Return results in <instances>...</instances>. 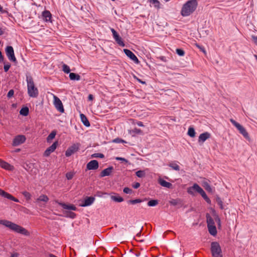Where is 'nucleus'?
Instances as JSON below:
<instances>
[{"mask_svg": "<svg viewBox=\"0 0 257 257\" xmlns=\"http://www.w3.org/2000/svg\"><path fill=\"white\" fill-rule=\"evenodd\" d=\"M194 187H196V192L199 193L203 198L207 196L204 191L198 185H195Z\"/></svg>", "mask_w": 257, "mask_h": 257, "instance_id": "nucleus-24", "label": "nucleus"}, {"mask_svg": "<svg viewBox=\"0 0 257 257\" xmlns=\"http://www.w3.org/2000/svg\"><path fill=\"white\" fill-rule=\"evenodd\" d=\"M81 144L79 143L73 144L68 148L65 152V156L67 157L71 156L72 155L78 152L80 148Z\"/></svg>", "mask_w": 257, "mask_h": 257, "instance_id": "nucleus-5", "label": "nucleus"}, {"mask_svg": "<svg viewBox=\"0 0 257 257\" xmlns=\"http://www.w3.org/2000/svg\"><path fill=\"white\" fill-rule=\"evenodd\" d=\"M26 140V138L24 135H17L13 139L12 145L14 147L19 146L24 143Z\"/></svg>", "mask_w": 257, "mask_h": 257, "instance_id": "nucleus-6", "label": "nucleus"}, {"mask_svg": "<svg viewBox=\"0 0 257 257\" xmlns=\"http://www.w3.org/2000/svg\"><path fill=\"white\" fill-rule=\"evenodd\" d=\"M92 158H104V155L101 153H95L91 155Z\"/></svg>", "mask_w": 257, "mask_h": 257, "instance_id": "nucleus-41", "label": "nucleus"}, {"mask_svg": "<svg viewBox=\"0 0 257 257\" xmlns=\"http://www.w3.org/2000/svg\"><path fill=\"white\" fill-rule=\"evenodd\" d=\"M0 224L1 225H16V224L12 223L9 221L6 220H0Z\"/></svg>", "mask_w": 257, "mask_h": 257, "instance_id": "nucleus-36", "label": "nucleus"}, {"mask_svg": "<svg viewBox=\"0 0 257 257\" xmlns=\"http://www.w3.org/2000/svg\"><path fill=\"white\" fill-rule=\"evenodd\" d=\"M56 135V132L54 131H52L47 137V141L48 142L53 139Z\"/></svg>", "mask_w": 257, "mask_h": 257, "instance_id": "nucleus-31", "label": "nucleus"}, {"mask_svg": "<svg viewBox=\"0 0 257 257\" xmlns=\"http://www.w3.org/2000/svg\"><path fill=\"white\" fill-rule=\"evenodd\" d=\"M134 132L137 133V134H139L141 132V130L140 129H138V128H135L134 130H133Z\"/></svg>", "mask_w": 257, "mask_h": 257, "instance_id": "nucleus-59", "label": "nucleus"}, {"mask_svg": "<svg viewBox=\"0 0 257 257\" xmlns=\"http://www.w3.org/2000/svg\"><path fill=\"white\" fill-rule=\"evenodd\" d=\"M123 191L125 194H131L133 192V190L128 187L124 188Z\"/></svg>", "mask_w": 257, "mask_h": 257, "instance_id": "nucleus-45", "label": "nucleus"}, {"mask_svg": "<svg viewBox=\"0 0 257 257\" xmlns=\"http://www.w3.org/2000/svg\"><path fill=\"white\" fill-rule=\"evenodd\" d=\"M176 51L179 56H183L185 55L184 51L181 49H177Z\"/></svg>", "mask_w": 257, "mask_h": 257, "instance_id": "nucleus-43", "label": "nucleus"}, {"mask_svg": "<svg viewBox=\"0 0 257 257\" xmlns=\"http://www.w3.org/2000/svg\"><path fill=\"white\" fill-rule=\"evenodd\" d=\"M203 187L208 192H211L212 189L210 187V185L207 182H204L203 183Z\"/></svg>", "mask_w": 257, "mask_h": 257, "instance_id": "nucleus-34", "label": "nucleus"}, {"mask_svg": "<svg viewBox=\"0 0 257 257\" xmlns=\"http://www.w3.org/2000/svg\"><path fill=\"white\" fill-rule=\"evenodd\" d=\"M73 175L72 172H69L66 173V177L68 180H71L72 179Z\"/></svg>", "mask_w": 257, "mask_h": 257, "instance_id": "nucleus-46", "label": "nucleus"}, {"mask_svg": "<svg viewBox=\"0 0 257 257\" xmlns=\"http://www.w3.org/2000/svg\"><path fill=\"white\" fill-rule=\"evenodd\" d=\"M10 67H11V64H9V63L7 64H5L4 66V71L5 72H7L9 70Z\"/></svg>", "mask_w": 257, "mask_h": 257, "instance_id": "nucleus-47", "label": "nucleus"}, {"mask_svg": "<svg viewBox=\"0 0 257 257\" xmlns=\"http://www.w3.org/2000/svg\"><path fill=\"white\" fill-rule=\"evenodd\" d=\"M210 137V134L208 132H205L200 135L199 136L198 139V142L200 143H203L207 139L209 138Z\"/></svg>", "mask_w": 257, "mask_h": 257, "instance_id": "nucleus-20", "label": "nucleus"}, {"mask_svg": "<svg viewBox=\"0 0 257 257\" xmlns=\"http://www.w3.org/2000/svg\"><path fill=\"white\" fill-rule=\"evenodd\" d=\"M6 53L10 61L13 62L16 61V58L15 56L14 49L12 46H9L6 47Z\"/></svg>", "mask_w": 257, "mask_h": 257, "instance_id": "nucleus-9", "label": "nucleus"}, {"mask_svg": "<svg viewBox=\"0 0 257 257\" xmlns=\"http://www.w3.org/2000/svg\"><path fill=\"white\" fill-rule=\"evenodd\" d=\"M54 105L55 108L60 112H64V109L61 100L56 95H53Z\"/></svg>", "mask_w": 257, "mask_h": 257, "instance_id": "nucleus-10", "label": "nucleus"}, {"mask_svg": "<svg viewBox=\"0 0 257 257\" xmlns=\"http://www.w3.org/2000/svg\"><path fill=\"white\" fill-rule=\"evenodd\" d=\"M4 56L2 55V52L0 51V63L4 62Z\"/></svg>", "mask_w": 257, "mask_h": 257, "instance_id": "nucleus-55", "label": "nucleus"}, {"mask_svg": "<svg viewBox=\"0 0 257 257\" xmlns=\"http://www.w3.org/2000/svg\"><path fill=\"white\" fill-rule=\"evenodd\" d=\"M143 226H142L141 227L139 228L140 231L137 233L136 237H140L141 236V231L143 229Z\"/></svg>", "mask_w": 257, "mask_h": 257, "instance_id": "nucleus-54", "label": "nucleus"}, {"mask_svg": "<svg viewBox=\"0 0 257 257\" xmlns=\"http://www.w3.org/2000/svg\"><path fill=\"white\" fill-rule=\"evenodd\" d=\"M210 250L212 257H222V250L218 242L216 241L212 242Z\"/></svg>", "mask_w": 257, "mask_h": 257, "instance_id": "nucleus-3", "label": "nucleus"}, {"mask_svg": "<svg viewBox=\"0 0 257 257\" xmlns=\"http://www.w3.org/2000/svg\"><path fill=\"white\" fill-rule=\"evenodd\" d=\"M113 167L112 166H110L103 170H102L100 174V177H104L105 176H109L111 173L112 172V171L113 170Z\"/></svg>", "mask_w": 257, "mask_h": 257, "instance_id": "nucleus-16", "label": "nucleus"}, {"mask_svg": "<svg viewBox=\"0 0 257 257\" xmlns=\"http://www.w3.org/2000/svg\"><path fill=\"white\" fill-rule=\"evenodd\" d=\"M203 199L208 203H211V200H210V199L207 196H206V197H205L204 198H203Z\"/></svg>", "mask_w": 257, "mask_h": 257, "instance_id": "nucleus-57", "label": "nucleus"}, {"mask_svg": "<svg viewBox=\"0 0 257 257\" xmlns=\"http://www.w3.org/2000/svg\"><path fill=\"white\" fill-rule=\"evenodd\" d=\"M62 70L65 72V73H70V69L69 66L65 64H63L62 65Z\"/></svg>", "mask_w": 257, "mask_h": 257, "instance_id": "nucleus-32", "label": "nucleus"}, {"mask_svg": "<svg viewBox=\"0 0 257 257\" xmlns=\"http://www.w3.org/2000/svg\"><path fill=\"white\" fill-rule=\"evenodd\" d=\"M137 124L139 126H144V125L143 124V123L142 121H138L137 122Z\"/></svg>", "mask_w": 257, "mask_h": 257, "instance_id": "nucleus-60", "label": "nucleus"}, {"mask_svg": "<svg viewBox=\"0 0 257 257\" xmlns=\"http://www.w3.org/2000/svg\"><path fill=\"white\" fill-rule=\"evenodd\" d=\"M19 254L18 253H13L11 254V257H18Z\"/></svg>", "mask_w": 257, "mask_h": 257, "instance_id": "nucleus-61", "label": "nucleus"}, {"mask_svg": "<svg viewBox=\"0 0 257 257\" xmlns=\"http://www.w3.org/2000/svg\"><path fill=\"white\" fill-rule=\"evenodd\" d=\"M28 94L31 97H37L39 94L38 88L35 86L33 79L30 74H26Z\"/></svg>", "mask_w": 257, "mask_h": 257, "instance_id": "nucleus-2", "label": "nucleus"}, {"mask_svg": "<svg viewBox=\"0 0 257 257\" xmlns=\"http://www.w3.org/2000/svg\"><path fill=\"white\" fill-rule=\"evenodd\" d=\"M5 33V31L2 28H0V36L3 35Z\"/></svg>", "mask_w": 257, "mask_h": 257, "instance_id": "nucleus-62", "label": "nucleus"}, {"mask_svg": "<svg viewBox=\"0 0 257 257\" xmlns=\"http://www.w3.org/2000/svg\"><path fill=\"white\" fill-rule=\"evenodd\" d=\"M93 99V96L92 94H89L88 96V100L89 101H91Z\"/></svg>", "mask_w": 257, "mask_h": 257, "instance_id": "nucleus-58", "label": "nucleus"}, {"mask_svg": "<svg viewBox=\"0 0 257 257\" xmlns=\"http://www.w3.org/2000/svg\"><path fill=\"white\" fill-rule=\"evenodd\" d=\"M0 167L2 168L5 169L7 170H13L14 169V167L8 163L0 159Z\"/></svg>", "mask_w": 257, "mask_h": 257, "instance_id": "nucleus-18", "label": "nucleus"}, {"mask_svg": "<svg viewBox=\"0 0 257 257\" xmlns=\"http://www.w3.org/2000/svg\"><path fill=\"white\" fill-rule=\"evenodd\" d=\"M22 194L27 200H30L31 199V195L29 192L24 191L22 192Z\"/></svg>", "mask_w": 257, "mask_h": 257, "instance_id": "nucleus-42", "label": "nucleus"}, {"mask_svg": "<svg viewBox=\"0 0 257 257\" xmlns=\"http://www.w3.org/2000/svg\"><path fill=\"white\" fill-rule=\"evenodd\" d=\"M111 199L117 202H121L123 201V199L122 197L119 196H111Z\"/></svg>", "mask_w": 257, "mask_h": 257, "instance_id": "nucleus-28", "label": "nucleus"}, {"mask_svg": "<svg viewBox=\"0 0 257 257\" xmlns=\"http://www.w3.org/2000/svg\"><path fill=\"white\" fill-rule=\"evenodd\" d=\"M138 81L140 82L142 84H145L146 82L145 81H142V80L140 79H137Z\"/></svg>", "mask_w": 257, "mask_h": 257, "instance_id": "nucleus-63", "label": "nucleus"}, {"mask_svg": "<svg viewBox=\"0 0 257 257\" xmlns=\"http://www.w3.org/2000/svg\"><path fill=\"white\" fill-rule=\"evenodd\" d=\"M158 182L163 187H166L167 188H171L172 187V184L171 183L168 182L161 178H160L158 180Z\"/></svg>", "mask_w": 257, "mask_h": 257, "instance_id": "nucleus-21", "label": "nucleus"}, {"mask_svg": "<svg viewBox=\"0 0 257 257\" xmlns=\"http://www.w3.org/2000/svg\"><path fill=\"white\" fill-rule=\"evenodd\" d=\"M158 204V201L157 200H151L148 202V205L149 206H155Z\"/></svg>", "mask_w": 257, "mask_h": 257, "instance_id": "nucleus-35", "label": "nucleus"}, {"mask_svg": "<svg viewBox=\"0 0 257 257\" xmlns=\"http://www.w3.org/2000/svg\"><path fill=\"white\" fill-rule=\"evenodd\" d=\"M252 39L254 43L257 45V36H252Z\"/></svg>", "mask_w": 257, "mask_h": 257, "instance_id": "nucleus-53", "label": "nucleus"}, {"mask_svg": "<svg viewBox=\"0 0 257 257\" xmlns=\"http://www.w3.org/2000/svg\"><path fill=\"white\" fill-rule=\"evenodd\" d=\"M29 112V109L28 107H23L20 111V114L23 116H27Z\"/></svg>", "mask_w": 257, "mask_h": 257, "instance_id": "nucleus-26", "label": "nucleus"}, {"mask_svg": "<svg viewBox=\"0 0 257 257\" xmlns=\"http://www.w3.org/2000/svg\"><path fill=\"white\" fill-rule=\"evenodd\" d=\"M208 231L209 233L215 236L217 234V229L216 228V226H207Z\"/></svg>", "mask_w": 257, "mask_h": 257, "instance_id": "nucleus-23", "label": "nucleus"}, {"mask_svg": "<svg viewBox=\"0 0 257 257\" xmlns=\"http://www.w3.org/2000/svg\"><path fill=\"white\" fill-rule=\"evenodd\" d=\"M123 51L124 54L135 63L138 64L139 63V60L137 56L131 50L124 49Z\"/></svg>", "mask_w": 257, "mask_h": 257, "instance_id": "nucleus-11", "label": "nucleus"}, {"mask_svg": "<svg viewBox=\"0 0 257 257\" xmlns=\"http://www.w3.org/2000/svg\"><path fill=\"white\" fill-rule=\"evenodd\" d=\"M49 200L48 197L45 195H40L37 199V201L47 202Z\"/></svg>", "mask_w": 257, "mask_h": 257, "instance_id": "nucleus-29", "label": "nucleus"}, {"mask_svg": "<svg viewBox=\"0 0 257 257\" xmlns=\"http://www.w3.org/2000/svg\"><path fill=\"white\" fill-rule=\"evenodd\" d=\"M216 202L217 203V204L219 205V207L221 209H223L224 208V207L223 205V202L219 198H217Z\"/></svg>", "mask_w": 257, "mask_h": 257, "instance_id": "nucleus-44", "label": "nucleus"}, {"mask_svg": "<svg viewBox=\"0 0 257 257\" xmlns=\"http://www.w3.org/2000/svg\"><path fill=\"white\" fill-rule=\"evenodd\" d=\"M115 159L116 160L121 161H122V162H124L125 163H127L128 162L126 159H124L123 158H121V157H117L115 158Z\"/></svg>", "mask_w": 257, "mask_h": 257, "instance_id": "nucleus-51", "label": "nucleus"}, {"mask_svg": "<svg viewBox=\"0 0 257 257\" xmlns=\"http://www.w3.org/2000/svg\"><path fill=\"white\" fill-rule=\"evenodd\" d=\"M230 121L231 123L238 130L239 133L243 136V137L247 140H249L250 138L249 135L244 127H243L240 124L237 122L233 119H230Z\"/></svg>", "mask_w": 257, "mask_h": 257, "instance_id": "nucleus-4", "label": "nucleus"}, {"mask_svg": "<svg viewBox=\"0 0 257 257\" xmlns=\"http://www.w3.org/2000/svg\"><path fill=\"white\" fill-rule=\"evenodd\" d=\"M42 16L43 20L46 22H51L52 15L51 13L47 10H45L42 12Z\"/></svg>", "mask_w": 257, "mask_h": 257, "instance_id": "nucleus-15", "label": "nucleus"}, {"mask_svg": "<svg viewBox=\"0 0 257 257\" xmlns=\"http://www.w3.org/2000/svg\"><path fill=\"white\" fill-rule=\"evenodd\" d=\"M206 219L207 225H214V222L213 218L208 213L206 214Z\"/></svg>", "mask_w": 257, "mask_h": 257, "instance_id": "nucleus-27", "label": "nucleus"}, {"mask_svg": "<svg viewBox=\"0 0 257 257\" xmlns=\"http://www.w3.org/2000/svg\"><path fill=\"white\" fill-rule=\"evenodd\" d=\"M69 78L71 80H80V76L77 74L74 73H70L69 74Z\"/></svg>", "mask_w": 257, "mask_h": 257, "instance_id": "nucleus-25", "label": "nucleus"}, {"mask_svg": "<svg viewBox=\"0 0 257 257\" xmlns=\"http://www.w3.org/2000/svg\"><path fill=\"white\" fill-rule=\"evenodd\" d=\"M136 174L137 177L139 178H143L145 176V172L144 171L139 170L136 172Z\"/></svg>", "mask_w": 257, "mask_h": 257, "instance_id": "nucleus-38", "label": "nucleus"}, {"mask_svg": "<svg viewBox=\"0 0 257 257\" xmlns=\"http://www.w3.org/2000/svg\"><path fill=\"white\" fill-rule=\"evenodd\" d=\"M0 196H1L2 197H3L5 198H7L8 199L12 200L16 202H19V200L18 199L14 197L13 196H12L11 194H9V193L1 189V188H0Z\"/></svg>", "mask_w": 257, "mask_h": 257, "instance_id": "nucleus-12", "label": "nucleus"}, {"mask_svg": "<svg viewBox=\"0 0 257 257\" xmlns=\"http://www.w3.org/2000/svg\"><path fill=\"white\" fill-rule=\"evenodd\" d=\"M203 199L208 203H211V200H210V199L207 196H206V197H205L204 198H203Z\"/></svg>", "mask_w": 257, "mask_h": 257, "instance_id": "nucleus-56", "label": "nucleus"}, {"mask_svg": "<svg viewBox=\"0 0 257 257\" xmlns=\"http://www.w3.org/2000/svg\"><path fill=\"white\" fill-rule=\"evenodd\" d=\"M142 202V200L140 199H137L135 200H130L128 201V203L132 204H135L137 203H141Z\"/></svg>", "mask_w": 257, "mask_h": 257, "instance_id": "nucleus-40", "label": "nucleus"}, {"mask_svg": "<svg viewBox=\"0 0 257 257\" xmlns=\"http://www.w3.org/2000/svg\"><path fill=\"white\" fill-rule=\"evenodd\" d=\"M8 227L10 230H13L16 232L19 233L20 234L28 235L29 232L24 228L22 227V226H6Z\"/></svg>", "mask_w": 257, "mask_h": 257, "instance_id": "nucleus-8", "label": "nucleus"}, {"mask_svg": "<svg viewBox=\"0 0 257 257\" xmlns=\"http://www.w3.org/2000/svg\"><path fill=\"white\" fill-rule=\"evenodd\" d=\"M110 31L112 32L113 38L116 43L119 46L124 47L125 46L124 43L117 32L113 28H110Z\"/></svg>", "mask_w": 257, "mask_h": 257, "instance_id": "nucleus-7", "label": "nucleus"}, {"mask_svg": "<svg viewBox=\"0 0 257 257\" xmlns=\"http://www.w3.org/2000/svg\"><path fill=\"white\" fill-rule=\"evenodd\" d=\"M95 200V198L93 197H87L84 200V203L81 205V206L85 207L91 205Z\"/></svg>", "mask_w": 257, "mask_h": 257, "instance_id": "nucleus-19", "label": "nucleus"}, {"mask_svg": "<svg viewBox=\"0 0 257 257\" xmlns=\"http://www.w3.org/2000/svg\"><path fill=\"white\" fill-rule=\"evenodd\" d=\"M169 167L172 168L173 170L176 171H179L180 170V167L176 163H170L169 165Z\"/></svg>", "mask_w": 257, "mask_h": 257, "instance_id": "nucleus-37", "label": "nucleus"}, {"mask_svg": "<svg viewBox=\"0 0 257 257\" xmlns=\"http://www.w3.org/2000/svg\"><path fill=\"white\" fill-rule=\"evenodd\" d=\"M67 216L71 218H74L76 216V214L73 212H68Z\"/></svg>", "mask_w": 257, "mask_h": 257, "instance_id": "nucleus-48", "label": "nucleus"}, {"mask_svg": "<svg viewBox=\"0 0 257 257\" xmlns=\"http://www.w3.org/2000/svg\"><path fill=\"white\" fill-rule=\"evenodd\" d=\"M149 1L155 7L159 8L160 3L158 0H149Z\"/></svg>", "mask_w": 257, "mask_h": 257, "instance_id": "nucleus-39", "label": "nucleus"}, {"mask_svg": "<svg viewBox=\"0 0 257 257\" xmlns=\"http://www.w3.org/2000/svg\"><path fill=\"white\" fill-rule=\"evenodd\" d=\"M198 3L197 0H189L184 4L182 8L181 15L183 17H187L193 13L197 8Z\"/></svg>", "mask_w": 257, "mask_h": 257, "instance_id": "nucleus-1", "label": "nucleus"}, {"mask_svg": "<svg viewBox=\"0 0 257 257\" xmlns=\"http://www.w3.org/2000/svg\"><path fill=\"white\" fill-rule=\"evenodd\" d=\"M170 203L174 206H176L178 204V201L176 199H172L170 201Z\"/></svg>", "mask_w": 257, "mask_h": 257, "instance_id": "nucleus-49", "label": "nucleus"}, {"mask_svg": "<svg viewBox=\"0 0 257 257\" xmlns=\"http://www.w3.org/2000/svg\"><path fill=\"white\" fill-rule=\"evenodd\" d=\"M198 185V184H196V183H195L192 187H189L187 189V192L189 194L193 195H194V191H193L195 190L196 191V187H194L195 185Z\"/></svg>", "mask_w": 257, "mask_h": 257, "instance_id": "nucleus-30", "label": "nucleus"}, {"mask_svg": "<svg viewBox=\"0 0 257 257\" xmlns=\"http://www.w3.org/2000/svg\"><path fill=\"white\" fill-rule=\"evenodd\" d=\"M99 167V164L97 161L95 160H91L88 162L86 165L87 169L89 170H96Z\"/></svg>", "mask_w": 257, "mask_h": 257, "instance_id": "nucleus-13", "label": "nucleus"}, {"mask_svg": "<svg viewBox=\"0 0 257 257\" xmlns=\"http://www.w3.org/2000/svg\"><path fill=\"white\" fill-rule=\"evenodd\" d=\"M140 186V184L138 182H136L133 185V187L135 189L138 188Z\"/></svg>", "mask_w": 257, "mask_h": 257, "instance_id": "nucleus-52", "label": "nucleus"}, {"mask_svg": "<svg viewBox=\"0 0 257 257\" xmlns=\"http://www.w3.org/2000/svg\"><path fill=\"white\" fill-rule=\"evenodd\" d=\"M80 116L81 120L82 122V123H83V124L86 126H87V127L89 126L90 124L87 118L86 117V116L84 114H82V113H81L80 114Z\"/></svg>", "mask_w": 257, "mask_h": 257, "instance_id": "nucleus-22", "label": "nucleus"}, {"mask_svg": "<svg viewBox=\"0 0 257 257\" xmlns=\"http://www.w3.org/2000/svg\"><path fill=\"white\" fill-rule=\"evenodd\" d=\"M160 59L163 61H166V58L164 56H161L160 58Z\"/></svg>", "mask_w": 257, "mask_h": 257, "instance_id": "nucleus-64", "label": "nucleus"}, {"mask_svg": "<svg viewBox=\"0 0 257 257\" xmlns=\"http://www.w3.org/2000/svg\"><path fill=\"white\" fill-rule=\"evenodd\" d=\"M59 205H60L64 209L70 210H76V207L72 204H66L64 203L58 202L57 201Z\"/></svg>", "mask_w": 257, "mask_h": 257, "instance_id": "nucleus-17", "label": "nucleus"}, {"mask_svg": "<svg viewBox=\"0 0 257 257\" xmlns=\"http://www.w3.org/2000/svg\"><path fill=\"white\" fill-rule=\"evenodd\" d=\"M14 90H13V89H11V90H10L8 92V94H7V96H8V97H9V98H10V97H11L12 96H13L14 95Z\"/></svg>", "mask_w": 257, "mask_h": 257, "instance_id": "nucleus-50", "label": "nucleus"}, {"mask_svg": "<svg viewBox=\"0 0 257 257\" xmlns=\"http://www.w3.org/2000/svg\"><path fill=\"white\" fill-rule=\"evenodd\" d=\"M58 145V142H54L50 147L48 148L44 153L45 157H48L52 153H53L56 149Z\"/></svg>", "mask_w": 257, "mask_h": 257, "instance_id": "nucleus-14", "label": "nucleus"}, {"mask_svg": "<svg viewBox=\"0 0 257 257\" xmlns=\"http://www.w3.org/2000/svg\"><path fill=\"white\" fill-rule=\"evenodd\" d=\"M188 135L190 137H194L195 136V130L193 128V127H190L189 128H188Z\"/></svg>", "mask_w": 257, "mask_h": 257, "instance_id": "nucleus-33", "label": "nucleus"}]
</instances>
